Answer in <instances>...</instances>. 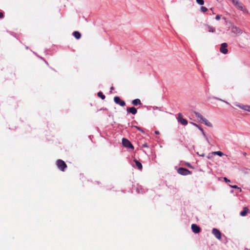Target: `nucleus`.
<instances>
[{
    "label": "nucleus",
    "mask_w": 250,
    "mask_h": 250,
    "mask_svg": "<svg viewBox=\"0 0 250 250\" xmlns=\"http://www.w3.org/2000/svg\"><path fill=\"white\" fill-rule=\"evenodd\" d=\"M227 47L228 44L227 43L224 42L222 43L220 48V52L224 54H226L228 52Z\"/></svg>",
    "instance_id": "9"
},
{
    "label": "nucleus",
    "mask_w": 250,
    "mask_h": 250,
    "mask_svg": "<svg viewBox=\"0 0 250 250\" xmlns=\"http://www.w3.org/2000/svg\"><path fill=\"white\" fill-rule=\"evenodd\" d=\"M195 116L198 118L200 119V121L202 123H203L206 125L207 126L212 127V124L209 122L208 120H207L206 118L203 117V116L199 112H194Z\"/></svg>",
    "instance_id": "2"
},
{
    "label": "nucleus",
    "mask_w": 250,
    "mask_h": 250,
    "mask_svg": "<svg viewBox=\"0 0 250 250\" xmlns=\"http://www.w3.org/2000/svg\"><path fill=\"white\" fill-rule=\"evenodd\" d=\"M155 133L157 134H159V132L158 131H155Z\"/></svg>",
    "instance_id": "31"
},
{
    "label": "nucleus",
    "mask_w": 250,
    "mask_h": 250,
    "mask_svg": "<svg viewBox=\"0 0 250 250\" xmlns=\"http://www.w3.org/2000/svg\"><path fill=\"white\" fill-rule=\"evenodd\" d=\"M249 209L247 207H244L243 208V210L240 212V214L242 216H245L248 212Z\"/></svg>",
    "instance_id": "14"
},
{
    "label": "nucleus",
    "mask_w": 250,
    "mask_h": 250,
    "mask_svg": "<svg viewBox=\"0 0 250 250\" xmlns=\"http://www.w3.org/2000/svg\"><path fill=\"white\" fill-rule=\"evenodd\" d=\"M191 229L192 231L195 233H198L201 231L200 228L196 224L191 225Z\"/></svg>",
    "instance_id": "11"
},
{
    "label": "nucleus",
    "mask_w": 250,
    "mask_h": 250,
    "mask_svg": "<svg viewBox=\"0 0 250 250\" xmlns=\"http://www.w3.org/2000/svg\"><path fill=\"white\" fill-rule=\"evenodd\" d=\"M193 125L194 126H195L196 127L200 129V130L202 132V133H203V134L204 135H205L203 129L201 127H200L198 125H197V124H196L195 123H193Z\"/></svg>",
    "instance_id": "21"
},
{
    "label": "nucleus",
    "mask_w": 250,
    "mask_h": 250,
    "mask_svg": "<svg viewBox=\"0 0 250 250\" xmlns=\"http://www.w3.org/2000/svg\"><path fill=\"white\" fill-rule=\"evenodd\" d=\"M243 155H244V156H246V155H247V153H246V152H244V153H243Z\"/></svg>",
    "instance_id": "32"
},
{
    "label": "nucleus",
    "mask_w": 250,
    "mask_h": 250,
    "mask_svg": "<svg viewBox=\"0 0 250 250\" xmlns=\"http://www.w3.org/2000/svg\"><path fill=\"white\" fill-rule=\"evenodd\" d=\"M122 144L123 145L127 148H130L132 150H133L134 148L131 142L126 138H123L122 139Z\"/></svg>",
    "instance_id": "5"
},
{
    "label": "nucleus",
    "mask_w": 250,
    "mask_h": 250,
    "mask_svg": "<svg viewBox=\"0 0 250 250\" xmlns=\"http://www.w3.org/2000/svg\"><path fill=\"white\" fill-rule=\"evenodd\" d=\"M132 104L135 106H137L138 105H141L142 104L140 100L139 99H136L135 100H133L132 101Z\"/></svg>",
    "instance_id": "13"
},
{
    "label": "nucleus",
    "mask_w": 250,
    "mask_h": 250,
    "mask_svg": "<svg viewBox=\"0 0 250 250\" xmlns=\"http://www.w3.org/2000/svg\"><path fill=\"white\" fill-rule=\"evenodd\" d=\"M134 162L135 163L136 166L139 170H141L143 168L142 165L140 162L135 159Z\"/></svg>",
    "instance_id": "15"
},
{
    "label": "nucleus",
    "mask_w": 250,
    "mask_h": 250,
    "mask_svg": "<svg viewBox=\"0 0 250 250\" xmlns=\"http://www.w3.org/2000/svg\"><path fill=\"white\" fill-rule=\"evenodd\" d=\"M135 127H136V128L138 130H139V131H141V132H143V130H142V129L141 127H138V126H135Z\"/></svg>",
    "instance_id": "27"
},
{
    "label": "nucleus",
    "mask_w": 250,
    "mask_h": 250,
    "mask_svg": "<svg viewBox=\"0 0 250 250\" xmlns=\"http://www.w3.org/2000/svg\"><path fill=\"white\" fill-rule=\"evenodd\" d=\"M3 14L2 12H0V19L3 18Z\"/></svg>",
    "instance_id": "29"
},
{
    "label": "nucleus",
    "mask_w": 250,
    "mask_h": 250,
    "mask_svg": "<svg viewBox=\"0 0 250 250\" xmlns=\"http://www.w3.org/2000/svg\"><path fill=\"white\" fill-rule=\"evenodd\" d=\"M231 188H236V189H239L240 191H241V189L239 188L236 185H234V186H231V185H230L229 186Z\"/></svg>",
    "instance_id": "24"
},
{
    "label": "nucleus",
    "mask_w": 250,
    "mask_h": 250,
    "mask_svg": "<svg viewBox=\"0 0 250 250\" xmlns=\"http://www.w3.org/2000/svg\"><path fill=\"white\" fill-rule=\"evenodd\" d=\"M205 154H202L201 155V156H204Z\"/></svg>",
    "instance_id": "33"
},
{
    "label": "nucleus",
    "mask_w": 250,
    "mask_h": 250,
    "mask_svg": "<svg viewBox=\"0 0 250 250\" xmlns=\"http://www.w3.org/2000/svg\"><path fill=\"white\" fill-rule=\"evenodd\" d=\"M233 4L239 10L242 11L244 13L248 14V11L244 6L243 4L238 0H231Z\"/></svg>",
    "instance_id": "1"
},
{
    "label": "nucleus",
    "mask_w": 250,
    "mask_h": 250,
    "mask_svg": "<svg viewBox=\"0 0 250 250\" xmlns=\"http://www.w3.org/2000/svg\"><path fill=\"white\" fill-rule=\"evenodd\" d=\"M73 35L77 39H79L81 37V34L78 31H74L73 33Z\"/></svg>",
    "instance_id": "16"
},
{
    "label": "nucleus",
    "mask_w": 250,
    "mask_h": 250,
    "mask_svg": "<svg viewBox=\"0 0 250 250\" xmlns=\"http://www.w3.org/2000/svg\"><path fill=\"white\" fill-rule=\"evenodd\" d=\"M212 233L218 239L220 240L221 239L222 233L219 229L214 228L212 230Z\"/></svg>",
    "instance_id": "7"
},
{
    "label": "nucleus",
    "mask_w": 250,
    "mask_h": 250,
    "mask_svg": "<svg viewBox=\"0 0 250 250\" xmlns=\"http://www.w3.org/2000/svg\"><path fill=\"white\" fill-rule=\"evenodd\" d=\"M212 155H213V154H211V153L208 154V156H207V158H208V159H211Z\"/></svg>",
    "instance_id": "26"
},
{
    "label": "nucleus",
    "mask_w": 250,
    "mask_h": 250,
    "mask_svg": "<svg viewBox=\"0 0 250 250\" xmlns=\"http://www.w3.org/2000/svg\"><path fill=\"white\" fill-rule=\"evenodd\" d=\"M98 97H100L102 100L105 98V96L103 94L102 92H99L97 94Z\"/></svg>",
    "instance_id": "20"
},
{
    "label": "nucleus",
    "mask_w": 250,
    "mask_h": 250,
    "mask_svg": "<svg viewBox=\"0 0 250 250\" xmlns=\"http://www.w3.org/2000/svg\"><path fill=\"white\" fill-rule=\"evenodd\" d=\"M211 154H213L214 155H217L219 156H223L224 155V153L221 152V151H214V152H212L211 153Z\"/></svg>",
    "instance_id": "18"
},
{
    "label": "nucleus",
    "mask_w": 250,
    "mask_h": 250,
    "mask_svg": "<svg viewBox=\"0 0 250 250\" xmlns=\"http://www.w3.org/2000/svg\"><path fill=\"white\" fill-rule=\"evenodd\" d=\"M201 11L203 13H205L208 11V9L206 7L202 6L201 7Z\"/></svg>",
    "instance_id": "23"
},
{
    "label": "nucleus",
    "mask_w": 250,
    "mask_h": 250,
    "mask_svg": "<svg viewBox=\"0 0 250 250\" xmlns=\"http://www.w3.org/2000/svg\"><path fill=\"white\" fill-rule=\"evenodd\" d=\"M114 101L116 104H119L121 106L125 105V102L121 100L120 98L118 96H116L114 98Z\"/></svg>",
    "instance_id": "8"
},
{
    "label": "nucleus",
    "mask_w": 250,
    "mask_h": 250,
    "mask_svg": "<svg viewBox=\"0 0 250 250\" xmlns=\"http://www.w3.org/2000/svg\"><path fill=\"white\" fill-rule=\"evenodd\" d=\"M207 26L208 27V32H212V33L215 32L214 28H213L212 26H211L209 25H207Z\"/></svg>",
    "instance_id": "19"
},
{
    "label": "nucleus",
    "mask_w": 250,
    "mask_h": 250,
    "mask_svg": "<svg viewBox=\"0 0 250 250\" xmlns=\"http://www.w3.org/2000/svg\"><path fill=\"white\" fill-rule=\"evenodd\" d=\"M196 2L201 5H203L204 4V0H196Z\"/></svg>",
    "instance_id": "22"
},
{
    "label": "nucleus",
    "mask_w": 250,
    "mask_h": 250,
    "mask_svg": "<svg viewBox=\"0 0 250 250\" xmlns=\"http://www.w3.org/2000/svg\"><path fill=\"white\" fill-rule=\"evenodd\" d=\"M239 107L245 110L250 112V106L248 105H238Z\"/></svg>",
    "instance_id": "17"
},
{
    "label": "nucleus",
    "mask_w": 250,
    "mask_h": 250,
    "mask_svg": "<svg viewBox=\"0 0 250 250\" xmlns=\"http://www.w3.org/2000/svg\"><path fill=\"white\" fill-rule=\"evenodd\" d=\"M224 181L226 182H230V180H229L228 178H227L226 177H224Z\"/></svg>",
    "instance_id": "28"
},
{
    "label": "nucleus",
    "mask_w": 250,
    "mask_h": 250,
    "mask_svg": "<svg viewBox=\"0 0 250 250\" xmlns=\"http://www.w3.org/2000/svg\"><path fill=\"white\" fill-rule=\"evenodd\" d=\"M177 172L182 175L190 174L191 172L186 168L180 167L177 170Z\"/></svg>",
    "instance_id": "6"
},
{
    "label": "nucleus",
    "mask_w": 250,
    "mask_h": 250,
    "mask_svg": "<svg viewBox=\"0 0 250 250\" xmlns=\"http://www.w3.org/2000/svg\"><path fill=\"white\" fill-rule=\"evenodd\" d=\"M215 19H216V20H217V21L220 20V19H221V15H217L216 16Z\"/></svg>",
    "instance_id": "25"
},
{
    "label": "nucleus",
    "mask_w": 250,
    "mask_h": 250,
    "mask_svg": "<svg viewBox=\"0 0 250 250\" xmlns=\"http://www.w3.org/2000/svg\"><path fill=\"white\" fill-rule=\"evenodd\" d=\"M178 121L183 125H186L188 124L187 120L183 118V116L181 113L178 114Z\"/></svg>",
    "instance_id": "10"
},
{
    "label": "nucleus",
    "mask_w": 250,
    "mask_h": 250,
    "mask_svg": "<svg viewBox=\"0 0 250 250\" xmlns=\"http://www.w3.org/2000/svg\"><path fill=\"white\" fill-rule=\"evenodd\" d=\"M126 111L127 112L130 113L133 115H135L137 112L136 108L134 107H127L126 108Z\"/></svg>",
    "instance_id": "12"
},
{
    "label": "nucleus",
    "mask_w": 250,
    "mask_h": 250,
    "mask_svg": "<svg viewBox=\"0 0 250 250\" xmlns=\"http://www.w3.org/2000/svg\"><path fill=\"white\" fill-rule=\"evenodd\" d=\"M231 33L234 34L235 36H239L242 34V30L238 27L232 25L230 27Z\"/></svg>",
    "instance_id": "4"
},
{
    "label": "nucleus",
    "mask_w": 250,
    "mask_h": 250,
    "mask_svg": "<svg viewBox=\"0 0 250 250\" xmlns=\"http://www.w3.org/2000/svg\"><path fill=\"white\" fill-rule=\"evenodd\" d=\"M56 165L58 168L62 171H64L67 167L65 163L61 159H59L56 161Z\"/></svg>",
    "instance_id": "3"
},
{
    "label": "nucleus",
    "mask_w": 250,
    "mask_h": 250,
    "mask_svg": "<svg viewBox=\"0 0 250 250\" xmlns=\"http://www.w3.org/2000/svg\"><path fill=\"white\" fill-rule=\"evenodd\" d=\"M114 87H113V86H112V87H110V90H111H111H114Z\"/></svg>",
    "instance_id": "30"
}]
</instances>
